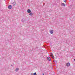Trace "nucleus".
I'll use <instances>...</instances> for the list:
<instances>
[{"instance_id":"f257e3e1","label":"nucleus","mask_w":75,"mask_h":75,"mask_svg":"<svg viewBox=\"0 0 75 75\" xmlns=\"http://www.w3.org/2000/svg\"><path fill=\"white\" fill-rule=\"evenodd\" d=\"M50 55H51V57H52V58H53V59H54V55H53V54H52V53H51L50 54Z\"/></svg>"},{"instance_id":"f03ea898","label":"nucleus","mask_w":75,"mask_h":75,"mask_svg":"<svg viewBox=\"0 0 75 75\" xmlns=\"http://www.w3.org/2000/svg\"><path fill=\"white\" fill-rule=\"evenodd\" d=\"M12 7V6H11V5H9L8 6V8H9L10 9H11Z\"/></svg>"},{"instance_id":"7ed1b4c3","label":"nucleus","mask_w":75,"mask_h":75,"mask_svg":"<svg viewBox=\"0 0 75 75\" xmlns=\"http://www.w3.org/2000/svg\"><path fill=\"white\" fill-rule=\"evenodd\" d=\"M31 10L30 9H28L27 10V12L28 13H31Z\"/></svg>"},{"instance_id":"20e7f679","label":"nucleus","mask_w":75,"mask_h":75,"mask_svg":"<svg viewBox=\"0 0 75 75\" xmlns=\"http://www.w3.org/2000/svg\"><path fill=\"white\" fill-rule=\"evenodd\" d=\"M66 65L67 67H69V66H70V64L68 63H67Z\"/></svg>"},{"instance_id":"39448f33","label":"nucleus","mask_w":75,"mask_h":75,"mask_svg":"<svg viewBox=\"0 0 75 75\" xmlns=\"http://www.w3.org/2000/svg\"><path fill=\"white\" fill-rule=\"evenodd\" d=\"M47 59L48 61H51V58L50 57H47Z\"/></svg>"},{"instance_id":"423d86ee","label":"nucleus","mask_w":75,"mask_h":75,"mask_svg":"<svg viewBox=\"0 0 75 75\" xmlns=\"http://www.w3.org/2000/svg\"><path fill=\"white\" fill-rule=\"evenodd\" d=\"M50 34H53V33H54L53 30H50Z\"/></svg>"},{"instance_id":"0eeeda50","label":"nucleus","mask_w":75,"mask_h":75,"mask_svg":"<svg viewBox=\"0 0 75 75\" xmlns=\"http://www.w3.org/2000/svg\"><path fill=\"white\" fill-rule=\"evenodd\" d=\"M61 5L63 6H65V4L64 3H62Z\"/></svg>"},{"instance_id":"6e6552de","label":"nucleus","mask_w":75,"mask_h":75,"mask_svg":"<svg viewBox=\"0 0 75 75\" xmlns=\"http://www.w3.org/2000/svg\"><path fill=\"white\" fill-rule=\"evenodd\" d=\"M13 6H15V5H16V2H13Z\"/></svg>"},{"instance_id":"1a4fd4ad","label":"nucleus","mask_w":75,"mask_h":75,"mask_svg":"<svg viewBox=\"0 0 75 75\" xmlns=\"http://www.w3.org/2000/svg\"><path fill=\"white\" fill-rule=\"evenodd\" d=\"M30 13L29 14V15H30V16H32L33 15V13L30 12L29 13Z\"/></svg>"},{"instance_id":"9d476101","label":"nucleus","mask_w":75,"mask_h":75,"mask_svg":"<svg viewBox=\"0 0 75 75\" xmlns=\"http://www.w3.org/2000/svg\"><path fill=\"white\" fill-rule=\"evenodd\" d=\"M18 71V68H17L16 69V71Z\"/></svg>"},{"instance_id":"9b49d317","label":"nucleus","mask_w":75,"mask_h":75,"mask_svg":"<svg viewBox=\"0 0 75 75\" xmlns=\"http://www.w3.org/2000/svg\"><path fill=\"white\" fill-rule=\"evenodd\" d=\"M53 62H55V63H57V61L56 60H54L53 61Z\"/></svg>"},{"instance_id":"f8f14e48","label":"nucleus","mask_w":75,"mask_h":75,"mask_svg":"<svg viewBox=\"0 0 75 75\" xmlns=\"http://www.w3.org/2000/svg\"><path fill=\"white\" fill-rule=\"evenodd\" d=\"M33 75H37V74H36V73L35 72V73H34L33 74Z\"/></svg>"},{"instance_id":"ddd939ff","label":"nucleus","mask_w":75,"mask_h":75,"mask_svg":"<svg viewBox=\"0 0 75 75\" xmlns=\"http://www.w3.org/2000/svg\"><path fill=\"white\" fill-rule=\"evenodd\" d=\"M66 1H67V0H65V1H64V2L65 3H66Z\"/></svg>"},{"instance_id":"4468645a","label":"nucleus","mask_w":75,"mask_h":75,"mask_svg":"<svg viewBox=\"0 0 75 75\" xmlns=\"http://www.w3.org/2000/svg\"><path fill=\"white\" fill-rule=\"evenodd\" d=\"M42 75H44V74H42Z\"/></svg>"},{"instance_id":"2eb2a0df","label":"nucleus","mask_w":75,"mask_h":75,"mask_svg":"<svg viewBox=\"0 0 75 75\" xmlns=\"http://www.w3.org/2000/svg\"><path fill=\"white\" fill-rule=\"evenodd\" d=\"M5 1H6V0H4Z\"/></svg>"},{"instance_id":"dca6fc26","label":"nucleus","mask_w":75,"mask_h":75,"mask_svg":"<svg viewBox=\"0 0 75 75\" xmlns=\"http://www.w3.org/2000/svg\"><path fill=\"white\" fill-rule=\"evenodd\" d=\"M11 66H12V65H11Z\"/></svg>"}]
</instances>
